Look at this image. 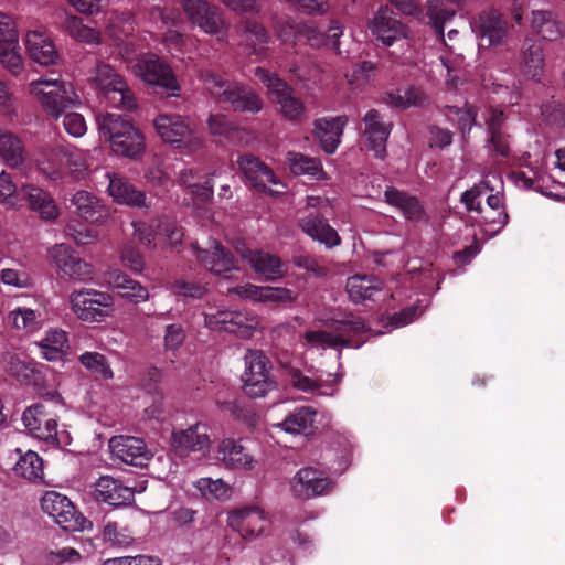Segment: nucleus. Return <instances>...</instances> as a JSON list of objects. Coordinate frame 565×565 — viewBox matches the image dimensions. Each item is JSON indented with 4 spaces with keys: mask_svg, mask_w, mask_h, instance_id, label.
<instances>
[{
    "mask_svg": "<svg viewBox=\"0 0 565 565\" xmlns=\"http://www.w3.org/2000/svg\"><path fill=\"white\" fill-rule=\"evenodd\" d=\"M87 83L111 107L132 110L137 106L127 82L110 64L96 62L87 72Z\"/></svg>",
    "mask_w": 565,
    "mask_h": 565,
    "instance_id": "nucleus-4",
    "label": "nucleus"
},
{
    "mask_svg": "<svg viewBox=\"0 0 565 565\" xmlns=\"http://www.w3.org/2000/svg\"><path fill=\"white\" fill-rule=\"evenodd\" d=\"M0 157L6 164L15 168L24 161V148L13 134L0 131Z\"/></svg>",
    "mask_w": 565,
    "mask_h": 565,
    "instance_id": "nucleus-50",
    "label": "nucleus"
},
{
    "mask_svg": "<svg viewBox=\"0 0 565 565\" xmlns=\"http://www.w3.org/2000/svg\"><path fill=\"white\" fill-rule=\"evenodd\" d=\"M327 330H308L299 338V344L305 350L323 351L338 347L360 348L363 341L353 338L366 330L364 322L352 315L344 316L340 320H333Z\"/></svg>",
    "mask_w": 565,
    "mask_h": 565,
    "instance_id": "nucleus-2",
    "label": "nucleus"
},
{
    "mask_svg": "<svg viewBox=\"0 0 565 565\" xmlns=\"http://www.w3.org/2000/svg\"><path fill=\"white\" fill-rule=\"evenodd\" d=\"M289 377L294 387L305 393H311L321 396H331L335 392L337 380L333 379L327 383L319 382L306 375L295 367L289 369Z\"/></svg>",
    "mask_w": 565,
    "mask_h": 565,
    "instance_id": "nucleus-43",
    "label": "nucleus"
},
{
    "mask_svg": "<svg viewBox=\"0 0 565 565\" xmlns=\"http://www.w3.org/2000/svg\"><path fill=\"white\" fill-rule=\"evenodd\" d=\"M13 470L17 476L26 480H42L44 475L43 460L35 451L29 450L20 456Z\"/></svg>",
    "mask_w": 565,
    "mask_h": 565,
    "instance_id": "nucleus-49",
    "label": "nucleus"
},
{
    "mask_svg": "<svg viewBox=\"0 0 565 565\" xmlns=\"http://www.w3.org/2000/svg\"><path fill=\"white\" fill-rule=\"evenodd\" d=\"M317 412L310 406H301L291 412L276 427L292 435H310L315 430Z\"/></svg>",
    "mask_w": 565,
    "mask_h": 565,
    "instance_id": "nucleus-37",
    "label": "nucleus"
},
{
    "mask_svg": "<svg viewBox=\"0 0 565 565\" xmlns=\"http://www.w3.org/2000/svg\"><path fill=\"white\" fill-rule=\"evenodd\" d=\"M195 487L209 500H226L232 493L231 486L220 478H200L195 482Z\"/></svg>",
    "mask_w": 565,
    "mask_h": 565,
    "instance_id": "nucleus-53",
    "label": "nucleus"
},
{
    "mask_svg": "<svg viewBox=\"0 0 565 565\" xmlns=\"http://www.w3.org/2000/svg\"><path fill=\"white\" fill-rule=\"evenodd\" d=\"M70 309L74 316L86 323H100L115 312L114 297L97 289H78L68 296Z\"/></svg>",
    "mask_w": 565,
    "mask_h": 565,
    "instance_id": "nucleus-7",
    "label": "nucleus"
},
{
    "mask_svg": "<svg viewBox=\"0 0 565 565\" xmlns=\"http://www.w3.org/2000/svg\"><path fill=\"white\" fill-rule=\"evenodd\" d=\"M384 199L387 204L397 209L408 220H418L422 216V206L414 196L407 195L395 188H387L384 192Z\"/></svg>",
    "mask_w": 565,
    "mask_h": 565,
    "instance_id": "nucleus-46",
    "label": "nucleus"
},
{
    "mask_svg": "<svg viewBox=\"0 0 565 565\" xmlns=\"http://www.w3.org/2000/svg\"><path fill=\"white\" fill-rule=\"evenodd\" d=\"M237 164L255 189L270 195H279L285 192L286 185L282 181L258 158L245 154L238 158Z\"/></svg>",
    "mask_w": 565,
    "mask_h": 565,
    "instance_id": "nucleus-17",
    "label": "nucleus"
},
{
    "mask_svg": "<svg viewBox=\"0 0 565 565\" xmlns=\"http://www.w3.org/2000/svg\"><path fill=\"white\" fill-rule=\"evenodd\" d=\"M390 102L397 107L409 108L425 103V94L416 87L398 88L388 94Z\"/></svg>",
    "mask_w": 565,
    "mask_h": 565,
    "instance_id": "nucleus-55",
    "label": "nucleus"
},
{
    "mask_svg": "<svg viewBox=\"0 0 565 565\" xmlns=\"http://www.w3.org/2000/svg\"><path fill=\"white\" fill-rule=\"evenodd\" d=\"M476 211L480 214V222L487 226L486 232L491 235L499 233L508 223V214L504 210L480 209Z\"/></svg>",
    "mask_w": 565,
    "mask_h": 565,
    "instance_id": "nucleus-59",
    "label": "nucleus"
},
{
    "mask_svg": "<svg viewBox=\"0 0 565 565\" xmlns=\"http://www.w3.org/2000/svg\"><path fill=\"white\" fill-rule=\"evenodd\" d=\"M238 253L254 273L264 277L266 280L275 281L286 275L284 263L276 255L249 248L238 249Z\"/></svg>",
    "mask_w": 565,
    "mask_h": 565,
    "instance_id": "nucleus-26",
    "label": "nucleus"
},
{
    "mask_svg": "<svg viewBox=\"0 0 565 565\" xmlns=\"http://www.w3.org/2000/svg\"><path fill=\"white\" fill-rule=\"evenodd\" d=\"M439 58H440L441 65L445 67L446 72H447V78H446L447 85L450 86L451 88H456L457 75L455 73H457L459 67L462 65L463 56L461 54H455L454 47L449 46V53L441 54L439 56Z\"/></svg>",
    "mask_w": 565,
    "mask_h": 565,
    "instance_id": "nucleus-62",
    "label": "nucleus"
},
{
    "mask_svg": "<svg viewBox=\"0 0 565 565\" xmlns=\"http://www.w3.org/2000/svg\"><path fill=\"white\" fill-rule=\"evenodd\" d=\"M363 122L365 125L363 136L365 138L366 149L373 151L376 158H384L391 125L385 124L379 111L374 109L365 114Z\"/></svg>",
    "mask_w": 565,
    "mask_h": 565,
    "instance_id": "nucleus-28",
    "label": "nucleus"
},
{
    "mask_svg": "<svg viewBox=\"0 0 565 565\" xmlns=\"http://www.w3.org/2000/svg\"><path fill=\"white\" fill-rule=\"evenodd\" d=\"M63 30L75 41L88 45H98L102 42V34L98 30L84 24L83 20L74 14L66 15Z\"/></svg>",
    "mask_w": 565,
    "mask_h": 565,
    "instance_id": "nucleus-45",
    "label": "nucleus"
},
{
    "mask_svg": "<svg viewBox=\"0 0 565 565\" xmlns=\"http://www.w3.org/2000/svg\"><path fill=\"white\" fill-rule=\"evenodd\" d=\"M345 124L347 118L341 116L316 120L313 137L320 143L324 152L332 154L337 151Z\"/></svg>",
    "mask_w": 565,
    "mask_h": 565,
    "instance_id": "nucleus-31",
    "label": "nucleus"
},
{
    "mask_svg": "<svg viewBox=\"0 0 565 565\" xmlns=\"http://www.w3.org/2000/svg\"><path fill=\"white\" fill-rule=\"evenodd\" d=\"M244 363L242 383L243 391L247 396L262 398L276 387V383L270 375L269 360L263 352L247 350Z\"/></svg>",
    "mask_w": 565,
    "mask_h": 565,
    "instance_id": "nucleus-10",
    "label": "nucleus"
},
{
    "mask_svg": "<svg viewBox=\"0 0 565 565\" xmlns=\"http://www.w3.org/2000/svg\"><path fill=\"white\" fill-rule=\"evenodd\" d=\"M0 63L14 76L22 72L24 65L17 25L13 19L4 13H0Z\"/></svg>",
    "mask_w": 565,
    "mask_h": 565,
    "instance_id": "nucleus-19",
    "label": "nucleus"
},
{
    "mask_svg": "<svg viewBox=\"0 0 565 565\" xmlns=\"http://www.w3.org/2000/svg\"><path fill=\"white\" fill-rule=\"evenodd\" d=\"M218 459L228 468L236 470H250L254 467V458L246 452L244 447L233 439H224L217 448Z\"/></svg>",
    "mask_w": 565,
    "mask_h": 565,
    "instance_id": "nucleus-38",
    "label": "nucleus"
},
{
    "mask_svg": "<svg viewBox=\"0 0 565 565\" xmlns=\"http://www.w3.org/2000/svg\"><path fill=\"white\" fill-rule=\"evenodd\" d=\"M179 183L189 189L190 193L201 203L207 202L213 195L210 180L193 168H185L180 172Z\"/></svg>",
    "mask_w": 565,
    "mask_h": 565,
    "instance_id": "nucleus-42",
    "label": "nucleus"
},
{
    "mask_svg": "<svg viewBox=\"0 0 565 565\" xmlns=\"http://www.w3.org/2000/svg\"><path fill=\"white\" fill-rule=\"evenodd\" d=\"M526 49L523 52L521 61V72L524 77L533 81H541L544 73L543 50L539 44L525 43Z\"/></svg>",
    "mask_w": 565,
    "mask_h": 565,
    "instance_id": "nucleus-47",
    "label": "nucleus"
},
{
    "mask_svg": "<svg viewBox=\"0 0 565 565\" xmlns=\"http://www.w3.org/2000/svg\"><path fill=\"white\" fill-rule=\"evenodd\" d=\"M98 136L108 143L110 151L119 157L139 160L146 153V137L127 116L105 113L96 116Z\"/></svg>",
    "mask_w": 565,
    "mask_h": 565,
    "instance_id": "nucleus-1",
    "label": "nucleus"
},
{
    "mask_svg": "<svg viewBox=\"0 0 565 565\" xmlns=\"http://www.w3.org/2000/svg\"><path fill=\"white\" fill-rule=\"evenodd\" d=\"M30 209L35 212L40 218L54 222L58 218L61 212L53 196L45 190L34 185L24 188Z\"/></svg>",
    "mask_w": 565,
    "mask_h": 565,
    "instance_id": "nucleus-36",
    "label": "nucleus"
},
{
    "mask_svg": "<svg viewBox=\"0 0 565 565\" xmlns=\"http://www.w3.org/2000/svg\"><path fill=\"white\" fill-rule=\"evenodd\" d=\"M157 239L163 245V248L179 252V246L182 243L183 231L174 222L162 221L156 232Z\"/></svg>",
    "mask_w": 565,
    "mask_h": 565,
    "instance_id": "nucleus-52",
    "label": "nucleus"
},
{
    "mask_svg": "<svg viewBox=\"0 0 565 565\" xmlns=\"http://www.w3.org/2000/svg\"><path fill=\"white\" fill-rule=\"evenodd\" d=\"M111 455L127 465L145 466L151 454L141 438L132 436H114L109 439Z\"/></svg>",
    "mask_w": 565,
    "mask_h": 565,
    "instance_id": "nucleus-24",
    "label": "nucleus"
},
{
    "mask_svg": "<svg viewBox=\"0 0 565 565\" xmlns=\"http://www.w3.org/2000/svg\"><path fill=\"white\" fill-rule=\"evenodd\" d=\"M107 178L109 180L107 192L115 203L138 207L148 206L145 192L115 173H107Z\"/></svg>",
    "mask_w": 565,
    "mask_h": 565,
    "instance_id": "nucleus-32",
    "label": "nucleus"
},
{
    "mask_svg": "<svg viewBox=\"0 0 565 565\" xmlns=\"http://www.w3.org/2000/svg\"><path fill=\"white\" fill-rule=\"evenodd\" d=\"M25 49L30 58L42 66H51L57 63V49L44 30H32L25 34Z\"/></svg>",
    "mask_w": 565,
    "mask_h": 565,
    "instance_id": "nucleus-27",
    "label": "nucleus"
},
{
    "mask_svg": "<svg viewBox=\"0 0 565 565\" xmlns=\"http://www.w3.org/2000/svg\"><path fill=\"white\" fill-rule=\"evenodd\" d=\"M227 525L243 540H255L268 531L270 520L259 507H246L230 512Z\"/></svg>",
    "mask_w": 565,
    "mask_h": 565,
    "instance_id": "nucleus-18",
    "label": "nucleus"
},
{
    "mask_svg": "<svg viewBox=\"0 0 565 565\" xmlns=\"http://www.w3.org/2000/svg\"><path fill=\"white\" fill-rule=\"evenodd\" d=\"M287 162L295 175H308L317 181L329 180L328 173L323 170L322 163L316 158L308 157L300 152H288Z\"/></svg>",
    "mask_w": 565,
    "mask_h": 565,
    "instance_id": "nucleus-41",
    "label": "nucleus"
},
{
    "mask_svg": "<svg viewBox=\"0 0 565 565\" xmlns=\"http://www.w3.org/2000/svg\"><path fill=\"white\" fill-rule=\"evenodd\" d=\"M382 281L371 275H354L347 280V291L353 302L373 299L382 290Z\"/></svg>",
    "mask_w": 565,
    "mask_h": 565,
    "instance_id": "nucleus-40",
    "label": "nucleus"
},
{
    "mask_svg": "<svg viewBox=\"0 0 565 565\" xmlns=\"http://www.w3.org/2000/svg\"><path fill=\"white\" fill-rule=\"evenodd\" d=\"M132 73L146 85L158 87L170 96H178L180 86L171 67L152 53L142 55L132 66Z\"/></svg>",
    "mask_w": 565,
    "mask_h": 565,
    "instance_id": "nucleus-14",
    "label": "nucleus"
},
{
    "mask_svg": "<svg viewBox=\"0 0 565 565\" xmlns=\"http://www.w3.org/2000/svg\"><path fill=\"white\" fill-rule=\"evenodd\" d=\"M204 324L212 331H225L241 339H250L259 328L256 315L243 310L204 312Z\"/></svg>",
    "mask_w": 565,
    "mask_h": 565,
    "instance_id": "nucleus-13",
    "label": "nucleus"
},
{
    "mask_svg": "<svg viewBox=\"0 0 565 565\" xmlns=\"http://www.w3.org/2000/svg\"><path fill=\"white\" fill-rule=\"evenodd\" d=\"M480 36L490 45L500 44L507 35V26L498 12L480 17L477 25Z\"/></svg>",
    "mask_w": 565,
    "mask_h": 565,
    "instance_id": "nucleus-48",
    "label": "nucleus"
},
{
    "mask_svg": "<svg viewBox=\"0 0 565 565\" xmlns=\"http://www.w3.org/2000/svg\"><path fill=\"white\" fill-rule=\"evenodd\" d=\"M22 422L29 434L51 447L67 446L71 443L66 431L57 430V418L44 403L28 407Z\"/></svg>",
    "mask_w": 565,
    "mask_h": 565,
    "instance_id": "nucleus-8",
    "label": "nucleus"
},
{
    "mask_svg": "<svg viewBox=\"0 0 565 565\" xmlns=\"http://www.w3.org/2000/svg\"><path fill=\"white\" fill-rule=\"evenodd\" d=\"M76 213L85 221L103 225L108 218V212L97 196L88 191H77L71 199Z\"/></svg>",
    "mask_w": 565,
    "mask_h": 565,
    "instance_id": "nucleus-34",
    "label": "nucleus"
},
{
    "mask_svg": "<svg viewBox=\"0 0 565 565\" xmlns=\"http://www.w3.org/2000/svg\"><path fill=\"white\" fill-rule=\"evenodd\" d=\"M65 234L78 246H85L95 243L98 239V232L96 230L85 225H79L75 222H68L66 224Z\"/></svg>",
    "mask_w": 565,
    "mask_h": 565,
    "instance_id": "nucleus-60",
    "label": "nucleus"
},
{
    "mask_svg": "<svg viewBox=\"0 0 565 565\" xmlns=\"http://www.w3.org/2000/svg\"><path fill=\"white\" fill-rule=\"evenodd\" d=\"M36 347L41 355L49 362H60L65 359L70 350L68 333L58 328H52L44 332Z\"/></svg>",
    "mask_w": 565,
    "mask_h": 565,
    "instance_id": "nucleus-33",
    "label": "nucleus"
},
{
    "mask_svg": "<svg viewBox=\"0 0 565 565\" xmlns=\"http://www.w3.org/2000/svg\"><path fill=\"white\" fill-rule=\"evenodd\" d=\"M427 15L436 33L440 36L443 44L448 47L444 39V23L452 18L454 11L447 10L437 0L428 2Z\"/></svg>",
    "mask_w": 565,
    "mask_h": 565,
    "instance_id": "nucleus-56",
    "label": "nucleus"
},
{
    "mask_svg": "<svg viewBox=\"0 0 565 565\" xmlns=\"http://www.w3.org/2000/svg\"><path fill=\"white\" fill-rule=\"evenodd\" d=\"M11 329L25 334L38 332L42 323V315L29 307H17L11 309L4 318Z\"/></svg>",
    "mask_w": 565,
    "mask_h": 565,
    "instance_id": "nucleus-39",
    "label": "nucleus"
},
{
    "mask_svg": "<svg viewBox=\"0 0 565 565\" xmlns=\"http://www.w3.org/2000/svg\"><path fill=\"white\" fill-rule=\"evenodd\" d=\"M243 38L247 54L265 56L268 52L270 38L263 25L256 22L247 23L243 31Z\"/></svg>",
    "mask_w": 565,
    "mask_h": 565,
    "instance_id": "nucleus-44",
    "label": "nucleus"
},
{
    "mask_svg": "<svg viewBox=\"0 0 565 565\" xmlns=\"http://www.w3.org/2000/svg\"><path fill=\"white\" fill-rule=\"evenodd\" d=\"M299 38L303 36L306 41L316 47L327 46L339 53V45L337 41L330 42L324 39V33H321L315 25L312 24H301L298 30Z\"/></svg>",
    "mask_w": 565,
    "mask_h": 565,
    "instance_id": "nucleus-61",
    "label": "nucleus"
},
{
    "mask_svg": "<svg viewBox=\"0 0 565 565\" xmlns=\"http://www.w3.org/2000/svg\"><path fill=\"white\" fill-rule=\"evenodd\" d=\"M211 427L198 422L185 429L173 430L170 437V449L179 457H188L193 452L209 455L212 446Z\"/></svg>",
    "mask_w": 565,
    "mask_h": 565,
    "instance_id": "nucleus-15",
    "label": "nucleus"
},
{
    "mask_svg": "<svg viewBox=\"0 0 565 565\" xmlns=\"http://www.w3.org/2000/svg\"><path fill=\"white\" fill-rule=\"evenodd\" d=\"M301 230L315 241L328 248L339 246L341 238L338 232L321 215H308L299 220Z\"/></svg>",
    "mask_w": 565,
    "mask_h": 565,
    "instance_id": "nucleus-35",
    "label": "nucleus"
},
{
    "mask_svg": "<svg viewBox=\"0 0 565 565\" xmlns=\"http://www.w3.org/2000/svg\"><path fill=\"white\" fill-rule=\"evenodd\" d=\"M79 363L85 367L86 371L94 374L103 380L114 379V372L111 370L108 359L99 353L93 351H86L78 356Z\"/></svg>",
    "mask_w": 565,
    "mask_h": 565,
    "instance_id": "nucleus-51",
    "label": "nucleus"
},
{
    "mask_svg": "<svg viewBox=\"0 0 565 565\" xmlns=\"http://www.w3.org/2000/svg\"><path fill=\"white\" fill-rule=\"evenodd\" d=\"M501 183L502 181L499 175L489 174L479 185L462 194V202L466 204L468 210H504L499 191H497V193H489V191L493 192L500 188Z\"/></svg>",
    "mask_w": 565,
    "mask_h": 565,
    "instance_id": "nucleus-22",
    "label": "nucleus"
},
{
    "mask_svg": "<svg viewBox=\"0 0 565 565\" xmlns=\"http://www.w3.org/2000/svg\"><path fill=\"white\" fill-rule=\"evenodd\" d=\"M201 79L215 98L230 104L236 111L257 114L264 107L262 97L245 84L226 82L211 71L203 72Z\"/></svg>",
    "mask_w": 565,
    "mask_h": 565,
    "instance_id": "nucleus-5",
    "label": "nucleus"
},
{
    "mask_svg": "<svg viewBox=\"0 0 565 565\" xmlns=\"http://www.w3.org/2000/svg\"><path fill=\"white\" fill-rule=\"evenodd\" d=\"M228 292L255 302L291 303L298 298V295L288 288L253 284L231 288Z\"/></svg>",
    "mask_w": 565,
    "mask_h": 565,
    "instance_id": "nucleus-25",
    "label": "nucleus"
},
{
    "mask_svg": "<svg viewBox=\"0 0 565 565\" xmlns=\"http://www.w3.org/2000/svg\"><path fill=\"white\" fill-rule=\"evenodd\" d=\"M369 30L376 41L384 46H392L395 42L408 36V29L394 18L393 12L381 7L369 21Z\"/></svg>",
    "mask_w": 565,
    "mask_h": 565,
    "instance_id": "nucleus-21",
    "label": "nucleus"
},
{
    "mask_svg": "<svg viewBox=\"0 0 565 565\" xmlns=\"http://www.w3.org/2000/svg\"><path fill=\"white\" fill-rule=\"evenodd\" d=\"M20 203L17 185L12 182L11 175L2 171L0 173V204L7 209L17 210Z\"/></svg>",
    "mask_w": 565,
    "mask_h": 565,
    "instance_id": "nucleus-58",
    "label": "nucleus"
},
{
    "mask_svg": "<svg viewBox=\"0 0 565 565\" xmlns=\"http://www.w3.org/2000/svg\"><path fill=\"white\" fill-rule=\"evenodd\" d=\"M191 247L198 260L214 275L227 277L238 269L234 257L215 239L209 241L207 248H200L198 243H192Z\"/></svg>",
    "mask_w": 565,
    "mask_h": 565,
    "instance_id": "nucleus-23",
    "label": "nucleus"
},
{
    "mask_svg": "<svg viewBox=\"0 0 565 565\" xmlns=\"http://www.w3.org/2000/svg\"><path fill=\"white\" fill-rule=\"evenodd\" d=\"M120 260L136 274H141L145 269L143 257L134 244L127 243L121 247Z\"/></svg>",
    "mask_w": 565,
    "mask_h": 565,
    "instance_id": "nucleus-63",
    "label": "nucleus"
},
{
    "mask_svg": "<svg viewBox=\"0 0 565 565\" xmlns=\"http://www.w3.org/2000/svg\"><path fill=\"white\" fill-rule=\"evenodd\" d=\"M65 164L71 172L81 173L87 169L83 156L76 151L58 149L50 154V158L39 162L40 170L50 179L56 180L61 178V166Z\"/></svg>",
    "mask_w": 565,
    "mask_h": 565,
    "instance_id": "nucleus-30",
    "label": "nucleus"
},
{
    "mask_svg": "<svg viewBox=\"0 0 565 565\" xmlns=\"http://www.w3.org/2000/svg\"><path fill=\"white\" fill-rule=\"evenodd\" d=\"M92 488L96 501L115 507L127 504L134 499V490L110 476L99 477Z\"/></svg>",
    "mask_w": 565,
    "mask_h": 565,
    "instance_id": "nucleus-29",
    "label": "nucleus"
},
{
    "mask_svg": "<svg viewBox=\"0 0 565 565\" xmlns=\"http://www.w3.org/2000/svg\"><path fill=\"white\" fill-rule=\"evenodd\" d=\"M41 508L65 531L82 532L92 529V522L76 510L66 495L56 491H47L43 495Z\"/></svg>",
    "mask_w": 565,
    "mask_h": 565,
    "instance_id": "nucleus-12",
    "label": "nucleus"
},
{
    "mask_svg": "<svg viewBox=\"0 0 565 565\" xmlns=\"http://www.w3.org/2000/svg\"><path fill=\"white\" fill-rule=\"evenodd\" d=\"M104 542L118 547H127L135 541L132 533L117 523H108L103 530Z\"/></svg>",
    "mask_w": 565,
    "mask_h": 565,
    "instance_id": "nucleus-57",
    "label": "nucleus"
},
{
    "mask_svg": "<svg viewBox=\"0 0 565 565\" xmlns=\"http://www.w3.org/2000/svg\"><path fill=\"white\" fill-rule=\"evenodd\" d=\"M29 95L35 99L45 113L57 119L67 107L81 103L74 85L62 75L42 76L28 85Z\"/></svg>",
    "mask_w": 565,
    "mask_h": 565,
    "instance_id": "nucleus-3",
    "label": "nucleus"
},
{
    "mask_svg": "<svg viewBox=\"0 0 565 565\" xmlns=\"http://www.w3.org/2000/svg\"><path fill=\"white\" fill-rule=\"evenodd\" d=\"M152 124L156 134L166 143L178 146L190 152L201 149L204 145L203 136L195 130L186 117L179 114H159Z\"/></svg>",
    "mask_w": 565,
    "mask_h": 565,
    "instance_id": "nucleus-6",
    "label": "nucleus"
},
{
    "mask_svg": "<svg viewBox=\"0 0 565 565\" xmlns=\"http://www.w3.org/2000/svg\"><path fill=\"white\" fill-rule=\"evenodd\" d=\"M182 7L188 20L201 31L224 40L228 25L216 7L205 0H182Z\"/></svg>",
    "mask_w": 565,
    "mask_h": 565,
    "instance_id": "nucleus-16",
    "label": "nucleus"
},
{
    "mask_svg": "<svg viewBox=\"0 0 565 565\" xmlns=\"http://www.w3.org/2000/svg\"><path fill=\"white\" fill-rule=\"evenodd\" d=\"M333 487V481L323 471L312 467L301 468L290 481L291 491L299 499L328 494Z\"/></svg>",
    "mask_w": 565,
    "mask_h": 565,
    "instance_id": "nucleus-20",
    "label": "nucleus"
},
{
    "mask_svg": "<svg viewBox=\"0 0 565 565\" xmlns=\"http://www.w3.org/2000/svg\"><path fill=\"white\" fill-rule=\"evenodd\" d=\"M106 31L108 35L119 44L124 38L134 31V23L128 13H113L107 21Z\"/></svg>",
    "mask_w": 565,
    "mask_h": 565,
    "instance_id": "nucleus-54",
    "label": "nucleus"
},
{
    "mask_svg": "<svg viewBox=\"0 0 565 565\" xmlns=\"http://www.w3.org/2000/svg\"><path fill=\"white\" fill-rule=\"evenodd\" d=\"M47 260L57 275L68 281L88 284L95 278L94 265L81 258L67 244L61 243L50 247Z\"/></svg>",
    "mask_w": 565,
    "mask_h": 565,
    "instance_id": "nucleus-9",
    "label": "nucleus"
},
{
    "mask_svg": "<svg viewBox=\"0 0 565 565\" xmlns=\"http://www.w3.org/2000/svg\"><path fill=\"white\" fill-rule=\"evenodd\" d=\"M255 76L267 88L269 95L275 97L279 113L288 120L299 121L306 114L303 102L297 97L294 89L276 73L263 67H256Z\"/></svg>",
    "mask_w": 565,
    "mask_h": 565,
    "instance_id": "nucleus-11",
    "label": "nucleus"
},
{
    "mask_svg": "<svg viewBox=\"0 0 565 565\" xmlns=\"http://www.w3.org/2000/svg\"><path fill=\"white\" fill-rule=\"evenodd\" d=\"M207 128L213 136L228 138L237 129L225 115H211L207 119Z\"/></svg>",
    "mask_w": 565,
    "mask_h": 565,
    "instance_id": "nucleus-64",
    "label": "nucleus"
}]
</instances>
